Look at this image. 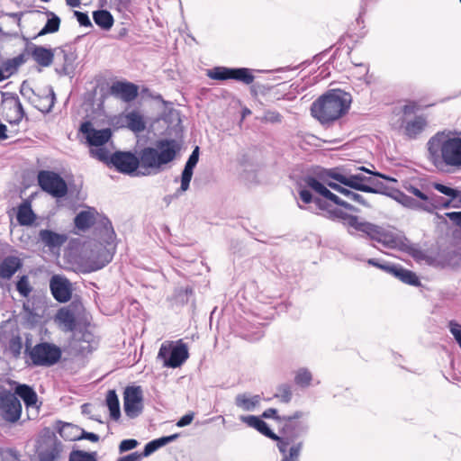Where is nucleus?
Listing matches in <instances>:
<instances>
[{"instance_id": "f257e3e1", "label": "nucleus", "mask_w": 461, "mask_h": 461, "mask_svg": "<svg viewBox=\"0 0 461 461\" xmlns=\"http://www.w3.org/2000/svg\"><path fill=\"white\" fill-rule=\"evenodd\" d=\"M180 151L175 140H158L155 147H145L137 156L131 151L117 150L113 153L111 167L131 176L158 173L163 166L171 163Z\"/></svg>"}, {"instance_id": "f03ea898", "label": "nucleus", "mask_w": 461, "mask_h": 461, "mask_svg": "<svg viewBox=\"0 0 461 461\" xmlns=\"http://www.w3.org/2000/svg\"><path fill=\"white\" fill-rule=\"evenodd\" d=\"M427 158L439 171L461 169V132L438 131L427 142Z\"/></svg>"}, {"instance_id": "7ed1b4c3", "label": "nucleus", "mask_w": 461, "mask_h": 461, "mask_svg": "<svg viewBox=\"0 0 461 461\" xmlns=\"http://www.w3.org/2000/svg\"><path fill=\"white\" fill-rule=\"evenodd\" d=\"M350 103V94L341 89H330L312 104L311 114L321 124L330 123L347 113Z\"/></svg>"}, {"instance_id": "20e7f679", "label": "nucleus", "mask_w": 461, "mask_h": 461, "mask_svg": "<svg viewBox=\"0 0 461 461\" xmlns=\"http://www.w3.org/2000/svg\"><path fill=\"white\" fill-rule=\"evenodd\" d=\"M346 221L350 228L360 232L357 236L379 242L388 249L400 250L406 240L404 235L387 230L366 221H360L357 215L348 213Z\"/></svg>"}, {"instance_id": "39448f33", "label": "nucleus", "mask_w": 461, "mask_h": 461, "mask_svg": "<svg viewBox=\"0 0 461 461\" xmlns=\"http://www.w3.org/2000/svg\"><path fill=\"white\" fill-rule=\"evenodd\" d=\"M24 354L31 359V363L26 361L29 366L50 367L59 362L62 351L59 346L46 341L32 347L31 339L27 337Z\"/></svg>"}, {"instance_id": "423d86ee", "label": "nucleus", "mask_w": 461, "mask_h": 461, "mask_svg": "<svg viewBox=\"0 0 461 461\" xmlns=\"http://www.w3.org/2000/svg\"><path fill=\"white\" fill-rule=\"evenodd\" d=\"M20 94L42 113H50L56 102V95L51 86H47L41 92L36 93L27 80H24L20 86Z\"/></svg>"}, {"instance_id": "0eeeda50", "label": "nucleus", "mask_w": 461, "mask_h": 461, "mask_svg": "<svg viewBox=\"0 0 461 461\" xmlns=\"http://www.w3.org/2000/svg\"><path fill=\"white\" fill-rule=\"evenodd\" d=\"M18 38L21 37L25 42V51L32 58V59L40 66L47 68L53 63L56 48H46L44 46L32 43L25 35L19 34L18 32H5L0 25V41L2 38Z\"/></svg>"}, {"instance_id": "6e6552de", "label": "nucleus", "mask_w": 461, "mask_h": 461, "mask_svg": "<svg viewBox=\"0 0 461 461\" xmlns=\"http://www.w3.org/2000/svg\"><path fill=\"white\" fill-rule=\"evenodd\" d=\"M188 357L187 344L182 339L163 343L158 354V358L163 361V366L170 368L181 366Z\"/></svg>"}, {"instance_id": "1a4fd4ad", "label": "nucleus", "mask_w": 461, "mask_h": 461, "mask_svg": "<svg viewBox=\"0 0 461 461\" xmlns=\"http://www.w3.org/2000/svg\"><path fill=\"white\" fill-rule=\"evenodd\" d=\"M1 108L4 119L11 125H18L23 118L28 120L23 106L15 93L2 92Z\"/></svg>"}, {"instance_id": "9d476101", "label": "nucleus", "mask_w": 461, "mask_h": 461, "mask_svg": "<svg viewBox=\"0 0 461 461\" xmlns=\"http://www.w3.org/2000/svg\"><path fill=\"white\" fill-rule=\"evenodd\" d=\"M37 179L41 190L51 196L62 198L67 195L68 185L59 174L50 170H41Z\"/></svg>"}, {"instance_id": "9b49d317", "label": "nucleus", "mask_w": 461, "mask_h": 461, "mask_svg": "<svg viewBox=\"0 0 461 461\" xmlns=\"http://www.w3.org/2000/svg\"><path fill=\"white\" fill-rule=\"evenodd\" d=\"M206 75L213 80L225 81L232 79L245 85L252 84L255 79L252 69L248 68L214 67L212 69H208Z\"/></svg>"}, {"instance_id": "f8f14e48", "label": "nucleus", "mask_w": 461, "mask_h": 461, "mask_svg": "<svg viewBox=\"0 0 461 461\" xmlns=\"http://www.w3.org/2000/svg\"><path fill=\"white\" fill-rule=\"evenodd\" d=\"M299 196L304 203L308 204L310 203H314L316 207L323 212V213L316 212V214L321 215L322 217L330 221L341 220L346 221L347 216L348 215V212L342 211L339 208H331V205L328 201L320 197H314L310 190L301 189L299 191ZM308 209L312 212L315 213V212L312 210L311 207Z\"/></svg>"}, {"instance_id": "ddd939ff", "label": "nucleus", "mask_w": 461, "mask_h": 461, "mask_svg": "<svg viewBox=\"0 0 461 461\" xmlns=\"http://www.w3.org/2000/svg\"><path fill=\"white\" fill-rule=\"evenodd\" d=\"M22 414V404L15 393L9 390L0 391V416L8 422L18 421Z\"/></svg>"}, {"instance_id": "4468645a", "label": "nucleus", "mask_w": 461, "mask_h": 461, "mask_svg": "<svg viewBox=\"0 0 461 461\" xmlns=\"http://www.w3.org/2000/svg\"><path fill=\"white\" fill-rule=\"evenodd\" d=\"M303 181L308 187H310L317 194L321 195L324 199L333 203L334 204L343 207L344 209L356 213L360 212V210L357 207L354 206L353 204L347 201H344L337 194H333L330 189H328L325 186V184L323 182L320 181L315 176H305L303 177Z\"/></svg>"}, {"instance_id": "2eb2a0df", "label": "nucleus", "mask_w": 461, "mask_h": 461, "mask_svg": "<svg viewBox=\"0 0 461 461\" xmlns=\"http://www.w3.org/2000/svg\"><path fill=\"white\" fill-rule=\"evenodd\" d=\"M123 409L130 419L140 416L143 411V394L141 387L127 386L123 392Z\"/></svg>"}, {"instance_id": "dca6fc26", "label": "nucleus", "mask_w": 461, "mask_h": 461, "mask_svg": "<svg viewBox=\"0 0 461 461\" xmlns=\"http://www.w3.org/2000/svg\"><path fill=\"white\" fill-rule=\"evenodd\" d=\"M79 131L84 135L86 143L90 147H100L106 144L112 137V130L110 128L96 130L91 122L86 121L81 123Z\"/></svg>"}, {"instance_id": "f3484780", "label": "nucleus", "mask_w": 461, "mask_h": 461, "mask_svg": "<svg viewBox=\"0 0 461 461\" xmlns=\"http://www.w3.org/2000/svg\"><path fill=\"white\" fill-rule=\"evenodd\" d=\"M56 51H58V57L59 55L62 56V66L60 68H56L55 72L59 76H73L76 70V60L77 59V54L76 50L73 49L71 44H65L59 48H56Z\"/></svg>"}, {"instance_id": "a211bd4d", "label": "nucleus", "mask_w": 461, "mask_h": 461, "mask_svg": "<svg viewBox=\"0 0 461 461\" xmlns=\"http://www.w3.org/2000/svg\"><path fill=\"white\" fill-rule=\"evenodd\" d=\"M50 292L55 300L59 303H67L72 295L71 284L66 277L55 275L50 282Z\"/></svg>"}, {"instance_id": "6ab92c4d", "label": "nucleus", "mask_w": 461, "mask_h": 461, "mask_svg": "<svg viewBox=\"0 0 461 461\" xmlns=\"http://www.w3.org/2000/svg\"><path fill=\"white\" fill-rule=\"evenodd\" d=\"M113 253L103 244L95 246V249L91 251V255L87 258L89 271L102 269L113 260Z\"/></svg>"}, {"instance_id": "aec40b11", "label": "nucleus", "mask_w": 461, "mask_h": 461, "mask_svg": "<svg viewBox=\"0 0 461 461\" xmlns=\"http://www.w3.org/2000/svg\"><path fill=\"white\" fill-rule=\"evenodd\" d=\"M110 93L112 95L129 103L137 98L139 87L131 82L116 81L112 84Z\"/></svg>"}, {"instance_id": "412c9836", "label": "nucleus", "mask_w": 461, "mask_h": 461, "mask_svg": "<svg viewBox=\"0 0 461 461\" xmlns=\"http://www.w3.org/2000/svg\"><path fill=\"white\" fill-rule=\"evenodd\" d=\"M95 223L99 239L106 245H112L116 238L112 221L106 216H102Z\"/></svg>"}, {"instance_id": "4be33fe9", "label": "nucleus", "mask_w": 461, "mask_h": 461, "mask_svg": "<svg viewBox=\"0 0 461 461\" xmlns=\"http://www.w3.org/2000/svg\"><path fill=\"white\" fill-rule=\"evenodd\" d=\"M67 240L66 234H59L51 230H41L39 232V241L50 249L61 247Z\"/></svg>"}, {"instance_id": "5701e85b", "label": "nucleus", "mask_w": 461, "mask_h": 461, "mask_svg": "<svg viewBox=\"0 0 461 461\" xmlns=\"http://www.w3.org/2000/svg\"><path fill=\"white\" fill-rule=\"evenodd\" d=\"M167 122L173 124L172 126H167V131L170 136L175 137V140L181 146L180 142L177 140H182L184 137V127L182 125V120L180 118V113L177 111H171L169 114L165 118Z\"/></svg>"}, {"instance_id": "b1692460", "label": "nucleus", "mask_w": 461, "mask_h": 461, "mask_svg": "<svg viewBox=\"0 0 461 461\" xmlns=\"http://www.w3.org/2000/svg\"><path fill=\"white\" fill-rule=\"evenodd\" d=\"M14 393L24 402L26 408H39L37 405L38 395L32 386L25 384H17Z\"/></svg>"}, {"instance_id": "393cba45", "label": "nucleus", "mask_w": 461, "mask_h": 461, "mask_svg": "<svg viewBox=\"0 0 461 461\" xmlns=\"http://www.w3.org/2000/svg\"><path fill=\"white\" fill-rule=\"evenodd\" d=\"M64 445L60 440L55 438L47 448L41 449L37 454V461H60Z\"/></svg>"}, {"instance_id": "a878e982", "label": "nucleus", "mask_w": 461, "mask_h": 461, "mask_svg": "<svg viewBox=\"0 0 461 461\" xmlns=\"http://www.w3.org/2000/svg\"><path fill=\"white\" fill-rule=\"evenodd\" d=\"M23 263L18 257L7 256L0 263V277L9 280L22 267Z\"/></svg>"}, {"instance_id": "bb28decb", "label": "nucleus", "mask_w": 461, "mask_h": 461, "mask_svg": "<svg viewBox=\"0 0 461 461\" xmlns=\"http://www.w3.org/2000/svg\"><path fill=\"white\" fill-rule=\"evenodd\" d=\"M283 426L279 429V433L292 440L297 439L300 436L306 433L308 426L301 421H283Z\"/></svg>"}, {"instance_id": "cd10ccee", "label": "nucleus", "mask_w": 461, "mask_h": 461, "mask_svg": "<svg viewBox=\"0 0 461 461\" xmlns=\"http://www.w3.org/2000/svg\"><path fill=\"white\" fill-rule=\"evenodd\" d=\"M427 126V120L421 115L415 116L411 121L406 122L403 126L404 135L410 140H415Z\"/></svg>"}, {"instance_id": "c85d7f7f", "label": "nucleus", "mask_w": 461, "mask_h": 461, "mask_svg": "<svg viewBox=\"0 0 461 461\" xmlns=\"http://www.w3.org/2000/svg\"><path fill=\"white\" fill-rule=\"evenodd\" d=\"M240 420L268 438L274 436L275 432L269 428L268 424L263 420V418H261V416H240Z\"/></svg>"}, {"instance_id": "c756f323", "label": "nucleus", "mask_w": 461, "mask_h": 461, "mask_svg": "<svg viewBox=\"0 0 461 461\" xmlns=\"http://www.w3.org/2000/svg\"><path fill=\"white\" fill-rule=\"evenodd\" d=\"M95 213V209L79 212L74 218L75 227L81 231L89 230L96 222Z\"/></svg>"}, {"instance_id": "7c9ffc66", "label": "nucleus", "mask_w": 461, "mask_h": 461, "mask_svg": "<svg viewBox=\"0 0 461 461\" xmlns=\"http://www.w3.org/2000/svg\"><path fill=\"white\" fill-rule=\"evenodd\" d=\"M339 184L349 187L356 191H371L370 187H367L365 184V176L362 174H355L347 176L341 172Z\"/></svg>"}, {"instance_id": "2f4dec72", "label": "nucleus", "mask_w": 461, "mask_h": 461, "mask_svg": "<svg viewBox=\"0 0 461 461\" xmlns=\"http://www.w3.org/2000/svg\"><path fill=\"white\" fill-rule=\"evenodd\" d=\"M387 195L393 198L406 208L423 212V203H419V200L407 195L401 190L394 189L392 192H389Z\"/></svg>"}, {"instance_id": "473e14b6", "label": "nucleus", "mask_w": 461, "mask_h": 461, "mask_svg": "<svg viewBox=\"0 0 461 461\" xmlns=\"http://www.w3.org/2000/svg\"><path fill=\"white\" fill-rule=\"evenodd\" d=\"M30 303L24 302L23 303V312L21 313V324L23 328L32 330L36 328L41 322V315L33 312L29 307Z\"/></svg>"}, {"instance_id": "72a5a7b5", "label": "nucleus", "mask_w": 461, "mask_h": 461, "mask_svg": "<svg viewBox=\"0 0 461 461\" xmlns=\"http://www.w3.org/2000/svg\"><path fill=\"white\" fill-rule=\"evenodd\" d=\"M451 199H446L431 192L429 194L427 202L423 203V212L432 213L438 209H447L451 206Z\"/></svg>"}, {"instance_id": "f704fd0d", "label": "nucleus", "mask_w": 461, "mask_h": 461, "mask_svg": "<svg viewBox=\"0 0 461 461\" xmlns=\"http://www.w3.org/2000/svg\"><path fill=\"white\" fill-rule=\"evenodd\" d=\"M16 219L22 226H29L34 222L36 215L32 209L31 202L25 200L18 206Z\"/></svg>"}, {"instance_id": "c9c22d12", "label": "nucleus", "mask_w": 461, "mask_h": 461, "mask_svg": "<svg viewBox=\"0 0 461 461\" xmlns=\"http://www.w3.org/2000/svg\"><path fill=\"white\" fill-rule=\"evenodd\" d=\"M343 171L342 167H331V168H324L318 167L316 170H314V176L320 181L323 182L326 185L330 179H333L339 183L341 172Z\"/></svg>"}, {"instance_id": "e433bc0d", "label": "nucleus", "mask_w": 461, "mask_h": 461, "mask_svg": "<svg viewBox=\"0 0 461 461\" xmlns=\"http://www.w3.org/2000/svg\"><path fill=\"white\" fill-rule=\"evenodd\" d=\"M45 14L48 16V20L43 28L35 36L32 37L33 40L46 34L55 33L59 30L61 23L60 18L51 11H46Z\"/></svg>"}, {"instance_id": "4c0bfd02", "label": "nucleus", "mask_w": 461, "mask_h": 461, "mask_svg": "<svg viewBox=\"0 0 461 461\" xmlns=\"http://www.w3.org/2000/svg\"><path fill=\"white\" fill-rule=\"evenodd\" d=\"M56 321L64 325L65 330L73 331L77 327V319L73 311L68 308H60L56 313Z\"/></svg>"}, {"instance_id": "58836bf2", "label": "nucleus", "mask_w": 461, "mask_h": 461, "mask_svg": "<svg viewBox=\"0 0 461 461\" xmlns=\"http://www.w3.org/2000/svg\"><path fill=\"white\" fill-rule=\"evenodd\" d=\"M54 429L60 435L62 438L68 441L78 440L77 435L74 434V431H78L80 428L71 423L63 422L61 420H56Z\"/></svg>"}, {"instance_id": "ea45409f", "label": "nucleus", "mask_w": 461, "mask_h": 461, "mask_svg": "<svg viewBox=\"0 0 461 461\" xmlns=\"http://www.w3.org/2000/svg\"><path fill=\"white\" fill-rule=\"evenodd\" d=\"M93 20L95 23L104 31H109L114 23L113 16L105 9L94 11Z\"/></svg>"}, {"instance_id": "a19ab883", "label": "nucleus", "mask_w": 461, "mask_h": 461, "mask_svg": "<svg viewBox=\"0 0 461 461\" xmlns=\"http://www.w3.org/2000/svg\"><path fill=\"white\" fill-rule=\"evenodd\" d=\"M393 276L401 280L404 284L412 286L420 285V281L418 276L414 272L405 269L401 266L396 265Z\"/></svg>"}, {"instance_id": "79ce46f5", "label": "nucleus", "mask_w": 461, "mask_h": 461, "mask_svg": "<svg viewBox=\"0 0 461 461\" xmlns=\"http://www.w3.org/2000/svg\"><path fill=\"white\" fill-rule=\"evenodd\" d=\"M105 404L109 409L111 419L118 420L121 417V409L119 398L115 390H108L105 398Z\"/></svg>"}, {"instance_id": "37998d69", "label": "nucleus", "mask_w": 461, "mask_h": 461, "mask_svg": "<svg viewBox=\"0 0 461 461\" xmlns=\"http://www.w3.org/2000/svg\"><path fill=\"white\" fill-rule=\"evenodd\" d=\"M260 396L249 397L247 393H240L235 397V404L247 411H252L259 404Z\"/></svg>"}, {"instance_id": "c03bdc74", "label": "nucleus", "mask_w": 461, "mask_h": 461, "mask_svg": "<svg viewBox=\"0 0 461 461\" xmlns=\"http://www.w3.org/2000/svg\"><path fill=\"white\" fill-rule=\"evenodd\" d=\"M126 122L128 128L133 132H141L146 128V122L143 116L136 112L132 111L126 114Z\"/></svg>"}, {"instance_id": "a18cd8bd", "label": "nucleus", "mask_w": 461, "mask_h": 461, "mask_svg": "<svg viewBox=\"0 0 461 461\" xmlns=\"http://www.w3.org/2000/svg\"><path fill=\"white\" fill-rule=\"evenodd\" d=\"M400 250L407 253L417 261L425 260L427 258L425 252L418 248L415 244H411L407 238L405 242L402 243Z\"/></svg>"}, {"instance_id": "49530a36", "label": "nucleus", "mask_w": 461, "mask_h": 461, "mask_svg": "<svg viewBox=\"0 0 461 461\" xmlns=\"http://www.w3.org/2000/svg\"><path fill=\"white\" fill-rule=\"evenodd\" d=\"M365 184L367 187H370L371 191H363L364 193L369 194H388V187L381 181L375 179L371 176H365Z\"/></svg>"}, {"instance_id": "de8ad7c7", "label": "nucleus", "mask_w": 461, "mask_h": 461, "mask_svg": "<svg viewBox=\"0 0 461 461\" xmlns=\"http://www.w3.org/2000/svg\"><path fill=\"white\" fill-rule=\"evenodd\" d=\"M90 154L93 158H97L107 167H111L113 153H110L105 147L100 146L96 147V149H91Z\"/></svg>"}, {"instance_id": "09e8293b", "label": "nucleus", "mask_w": 461, "mask_h": 461, "mask_svg": "<svg viewBox=\"0 0 461 461\" xmlns=\"http://www.w3.org/2000/svg\"><path fill=\"white\" fill-rule=\"evenodd\" d=\"M68 461H97V452L74 449L69 453Z\"/></svg>"}, {"instance_id": "8fccbe9b", "label": "nucleus", "mask_w": 461, "mask_h": 461, "mask_svg": "<svg viewBox=\"0 0 461 461\" xmlns=\"http://www.w3.org/2000/svg\"><path fill=\"white\" fill-rule=\"evenodd\" d=\"M26 302L30 303L29 307L31 308V310L33 312L41 315V319L42 320L46 312L45 301L40 296L33 295L31 299L27 300Z\"/></svg>"}, {"instance_id": "3c124183", "label": "nucleus", "mask_w": 461, "mask_h": 461, "mask_svg": "<svg viewBox=\"0 0 461 461\" xmlns=\"http://www.w3.org/2000/svg\"><path fill=\"white\" fill-rule=\"evenodd\" d=\"M438 258L443 264L454 266L458 263L460 255L456 250H444L438 254Z\"/></svg>"}, {"instance_id": "603ef678", "label": "nucleus", "mask_w": 461, "mask_h": 461, "mask_svg": "<svg viewBox=\"0 0 461 461\" xmlns=\"http://www.w3.org/2000/svg\"><path fill=\"white\" fill-rule=\"evenodd\" d=\"M199 154H200V149L198 146H196L192 153L190 154L187 161L185 164L184 169L182 172L188 173L190 175L194 174V168L196 167L198 161H199Z\"/></svg>"}, {"instance_id": "864d4df0", "label": "nucleus", "mask_w": 461, "mask_h": 461, "mask_svg": "<svg viewBox=\"0 0 461 461\" xmlns=\"http://www.w3.org/2000/svg\"><path fill=\"white\" fill-rule=\"evenodd\" d=\"M432 186L434 189L438 191L439 193L443 194L446 196H448L451 201L456 199L460 196L461 192L456 188H452L450 186H447L446 185L440 184V183H433Z\"/></svg>"}, {"instance_id": "5fc2aeb1", "label": "nucleus", "mask_w": 461, "mask_h": 461, "mask_svg": "<svg viewBox=\"0 0 461 461\" xmlns=\"http://www.w3.org/2000/svg\"><path fill=\"white\" fill-rule=\"evenodd\" d=\"M312 379V374L306 368H301L295 375L294 382L301 387H308Z\"/></svg>"}, {"instance_id": "6e6d98bb", "label": "nucleus", "mask_w": 461, "mask_h": 461, "mask_svg": "<svg viewBox=\"0 0 461 461\" xmlns=\"http://www.w3.org/2000/svg\"><path fill=\"white\" fill-rule=\"evenodd\" d=\"M16 290L23 297H28L32 287L29 283V277L26 275L22 276L16 283Z\"/></svg>"}, {"instance_id": "4d7b16f0", "label": "nucleus", "mask_w": 461, "mask_h": 461, "mask_svg": "<svg viewBox=\"0 0 461 461\" xmlns=\"http://www.w3.org/2000/svg\"><path fill=\"white\" fill-rule=\"evenodd\" d=\"M270 439L276 442L277 448L279 452L285 456L287 455V447L288 446L294 442V440H292L285 436H279L276 433H274V436L270 438Z\"/></svg>"}, {"instance_id": "13d9d810", "label": "nucleus", "mask_w": 461, "mask_h": 461, "mask_svg": "<svg viewBox=\"0 0 461 461\" xmlns=\"http://www.w3.org/2000/svg\"><path fill=\"white\" fill-rule=\"evenodd\" d=\"M277 392L274 397L280 398L281 402L284 403H288L292 400V390L291 386L288 384H282L278 385Z\"/></svg>"}, {"instance_id": "bf43d9fd", "label": "nucleus", "mask_w": 461, "mask_h": 461, "mask_svg": "<svg viewBox=\"0 0 461 461\" xmlns=\"http://www.w3.org/2000/svg\"><path fill=\"white\" fill-rule=\"evenodd\" d=\"M23 348V341L22 338L17 335L14 336L8 343V349L10 353L12 354L13 357L18 358L21 355V351Z\"/></svg>"}, {"instance_id": "052dcab7", "label": "nucleus", "mask_w": 461, "mask_h": 461, "mask_svg": "<svg viewBox=\"0 0 461 461\" xmlns=\"http://www.w3.org/2000/svg\"><path fill=\"white\" fill-rule=\"evenodd\" d=\"M343 195L347 197L349 201L356 202L366 208L371 207V205L361 194L355 193L348 188H346L345 191H343Z\"/></svg>"}, {"instance_id": "680f3d73", "label": "nucleus", "mask_w": 461, "mask_h": 461, "mask_svg": "<svg viewBox=\"0 0 461 461\" xmlns=\"http://www.w3.org/2000/svg\"><path fill=\"white\" fill-rule=\"evenodd\" d=\"M404 189L408 193L413 194L418 199H420L419 203H426L427 202L429 193V194L425 193L421 189H420L419 187H417L411 184L404 185Z\"/></svg>"}, {"instance_id": "e2e57ef3", "label": "nucleus", "mask_w": 461, "mask_h": 461, "mask_svg": "<svg viewBox=\"0 0 461 461\" xmlns=\"http://www.w3.org/2000/svg\"><path fill=\"white\" fill-rule=\"evenodd\" d=\"M366 262L368 265L375 267L379 269H382L391 275H393L394 268L396 267V265H390L386 262H380V260L377 258H369V259H367Z\"/></svg>"}, {"instance_id": "0e129e2a", "label": "nucleus", "mask_w": 461, "mask_h": 461, "mask_svg": "<svg viewBox=\"0 0 461 461\" xmlns=\"http://www.w3.org/2000/svg\"><path fill=\"white\" fill-rule=\"evenodd\" d=\"M138 445H139V442L135 438L123 439L120 442L118 449H119V452L122 454V453L134 449L135 447H138Z\"/></svg>"}, {"instance_id": "69168bd1", "label": "nucleus", "mask_w": 461, "mask_h": 461, "mask_svg": "<svg viewBox=\"0 0 461 461\" xmlns=\"http://www.w3.org/2000/svg\"><path fill=\"white\" fill-rule=\"evenodd\" d=\"M448 328L455 340L461 348V325L456 321H450L448 322Z\"/></svg>"}, {"instance_id": "338daca9", "label": "nucleus", "mask_w": 461, "mask_h": 461, "mask_svg": "<svg viewBox=\"0 0 461 461\" xmlns=\"http://www.w3.org/2000/svg\"><path fill=\"white\" fill-rule=\"evenodd\" d=\"M302 447V442H298L293 445L289 449V454L284 456L283 458H287L288 461H298Z\"/></svg>"}, {"instance_id": "774afa93", "label": "nucleus", "mask_w": 461, "mask_h": 461, "mask_svg": "<svg viewBox=\"0 0 461 461\" xmlns=\"http://www.w3.org/2000/svg\"><path fill=\"white\" fill-rule=\"evenodd\" d=\"M193 175L188 173L182 172L181 174V185L180 187L176 190V195H178L189 189L190 182L192 180Z\"/></svg>"}]
</instances>
